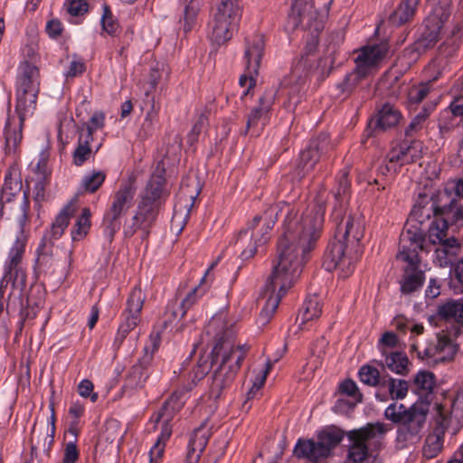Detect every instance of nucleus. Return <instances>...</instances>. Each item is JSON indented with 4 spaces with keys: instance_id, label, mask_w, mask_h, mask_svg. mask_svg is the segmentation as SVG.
Masks as SVG:
<instances>
[{
    "instance_id": "1",
    "label": "nucleus",
    "mask_w": 463,
    "mask_h": 463,
    "mask_svg": "<svg viewBox=\"0 0 463 463\" xmlns=\"http://www.w3.org/2000/svg\"><path fill=\"white\" fill-rule=\"evenodd\" d=\"M325 211V201L320 195L315 204L307 208L300 216H298L294 206L282 202L256 215L249 226L240 232L237 245L244 247L249 239L253 241L243 248L241 254L244 260L250 259L255 255L257 247L269 241L268 233L273 228L279 213L285 215L283 233L278 241L272 273L266 283V290L271 294L258 318L261 326L270 320L281 298L300 276L305 254L315 248L320 237Z\"/></svg>"
},
{
    "instance_id": "2",
    "label": "nucleus",
    "mask_w": 463,
    "mask_h": 463,
    "mask_svg": "<svg viewBox=\"0 0 463 463\" xmlns=\"http://www.w3.org/2000/svg\"><path fill=\"white\" fill-rule=\"evenodd\" d=\"M205 332L216 341L212 351V364H216L217 368L212 378L210 395L219 399L222 391L232 383L248 347L234 344L232 325L228 323L224 312L217 313L211 318Z\"/></svg>"
},
{
    "instance_id": "3",
    "label": "nucleus",
    "mask_w": 463,
    "mask_h": 463,
    "mask_svg": "<svg viewBox=\"0 0 463 463\" xmlns=\"http://www.w3.org/2000/svg\"><path fill=\"white\" fill-rule=\"evenodd\" d=\"M170 194L165 178V169L158 164L151 175L145 189L139 194L137 212L130 223L124 226V235L132 237L138 229L148 234V229L154 224L161 206Z\"/></svg>"
},
{
    "instance_id": "4",
    "label": "nucleus",
    "mask_w": 463,
    "mask_h": 463,
    "mask_svg": "<svg viewBox=\"0 0 463 463\" xmlns=\"http://www.w3.org/2000/svg\"><path fill=\"white\" fill-rule=\"evenodd\" d=\"M212 365L213 364H212V361H209V355L200 356L196 365L193 367V370L188 374V383L176 390L154 414L155 422L160 424V434L150 449L151 461L159 459L162 457L165 442L172 434V428L169 422L172 420L175 413L183 407L184 394L191 391L207 374Z\"/></svg>"
},
{
    "instance_id": "5",
    "label": "nucleus",
    "mask_w": 463,
    "mask_h": 463,
    "mask_svg": "<svg viewBox=\"0 0 463 463\" xmlns=\"http://www.w3.org/2000/svg\"><path fill=\"white\" fill-rule=\"evenodd\" d=\"M429 405L417 402L411 406L393 402L384 411V417L398 425L396 431V445L404 449L420 440L424 431Z\"/></svg>"
},
{
    "instance_id": "6",
    "label": "nucleus",
    "mask_w": 463,
    "mask_h": 463,
    "mask_svg": "<svg viewBox=\"0 0 463 463\" xmlns=\"http://www.w3.org/2000/svg\"><path fill=\"white\" fill-rule=\"evenodd\" d=\"M431 215H438L448 224L463 221V204L453 197L448 188L436 195L419 194L410 214V222L423 223Z\"/></svg>"
},
{
    "instance_id": "7",
    "label": "nucleus",
    "mask_w": 463,
    "mask_h": 463,
    "mask_svg": "<svg viewBox=\"0 0 463 463\" xmlns=\"http://www.w3.org/2000/svg\"><path fill=\"white\" fill-rule=\"evenodd\" d=\"M424 241L417 231L409 230L401 234L397 259L406 263L401 280V291L403 294H411L423 285L425 276L423 271L419 269V250L424 249Z\"/></svg>"
},
{
    "instance_id": "8",
    "label": "nucleus",
    "mask_w": 463,
    "mask_h": 463,
    "mask_svg": "<svg viewBox=\"0 0 463 463\" xmlns=\"http://www.w3.org/2000/svg\"><path fill=\"white\" fill-rule=\"evenodd\" d=\"M386 432V425L383 422L368 423L363 428L348 431L347 463H381L373 452H369V448H379Z\"/></svg>"
},
{
    "instance_id": "9",
    "label": "nucleus",
    "mask_w": 463,
    "mask_h": 463,
    "mask_svg": "<svg viewBox=\"0 0 463 463\" xmlns=\"http://www.w3.org/2000/svg\"><path fill=\"white\" fill-rule=\"evenodd\" d=\"M215 11L209 23L211 41L222 45L230 41L237 32L241 17L238 0H216Z\"/></svg>"
},
{
    "instance_id": "10",
    "label": "nucleus",
    "mask_w": 463,
    "mask_h": 463,
    "mask_svg": "<svg viewBox=\"0 0 463 463\" xmlns=\"http://www.w3.org/2000/svg\"><path fill=\"white\" fill-rule=\"evenodd\" d=\"M389 50L386 43L364 46L355 58V70L348 73L342 82L337 84L343 99H345L360 85L361 81L371 74L379 61Z\"/></svg>"
},
{
    "instance_id": "11",
    "label": "nucleus",
    "mask_w": 463,
    "mask_h": 463,
    "mask_svg": "<svg viewBox=\"0 0 463 463\" xmlns=\"http://www.w3.org/2000/svg\"><path fill=\"white\" fill-rule=\"evenodd\" d=\"M300 25L311 34V42L307 44V52L311 53L317 48L319 33L324 29V16L314 7L313 0L291 1L286 27L294 31Z\"/></svg>"
},
{
    "instance_id": "12",
    "label": "nucleus",
    "mask_w": 463,
    "mask_h": 463,
    "mask_svg": "<svg viewBox=\"0 0 463 463\" xmlns=\"http://www.w3.org/2000/svg\"><path fill=\"white\" fill-rule=\"evenodd\" d=\"M136 186L131 181L124 182L112 194L109 205L104 213L102 227L106 240L111 242L121 227V218L132 207Z\"/></svg>"
},
{
    "instance_id": "13",
    "label": "nucleus",
    "mask_w": 463,
    "mask_h": 463,
    "mask_svg": "<svg viewBox=\"0 0 463 463\" xmlns=\"http://www.w3.org/2000/svg\"><path fill=\"white\" fill-rule=\"evenodd\" d=\"M40 90L38 68L27 61H22L16 77V110L33 111Z\"/></svg>"
},
{
    "instance_id": "14",
    "label": "nucleus",
    "mask_w": 463,
    "mask_h": 463,
    "mask_svg": "<svg viewBox=\"0 0 463 463\" xmlns=\"http://www.w3.org/2000/svg\"><path fill=\"white\" fill-rule=\"evenodd\" d=\"M278 94L277 87H269L259 98L258 104L246 115V127L241 132L243 135L258 137L268 125L270 111Z\"/></svg>"
},
{
    "instance_id": "15",
    "label": "nucleus",
    "mask_w": 463,
    "mask_h": 463,
    "mask_svg": "<svg viewBox=\"0 0 463 463\" xmlns=\"http://www.w3.org/2000/svg\"><path fill=\"white\" fill-rule=\"evenodd\" d=\"M422 145L418 141L402 142L394 146L386 156L384 164L378 168L383 175L396 174L405 165L421 158Z\"/></svg>"
},
{
    "instance_id": "16",
    "label": "nucleus",
    "mask_w": 463,
    "mask_h": 463,
    "mask_svg": "<svg viewBox=\"0 0 463 463\" xmlns=\"http://www.w3.org/2000/svg\"><path fill=\"white\" fill-rule=\"evenodd\" d=\"M323 267L327 271L340 270V276L348 277L354 270V259L347 251V244L335 237L330 241L324 253Z\"/></svg>"
},
{
    "instance_id": "17",
    "label": "nucleus",
    "mask_w": 463,
    "mask_h": 463,
    "mask_svg": "<svg viewBox=\"0 0 463 463\" xmlns=\"http://www.w3.org/2000/svg\"><path fill=\"white\" fill-rule=\"evenodd\" d=\"M451 0H439L425 20V29L420 44L425 48L433 46L439 39L441 29L450 16Z\"/></svg>"
},
{
    "instance_id": "18",
    "label": "nucleus",
    "mask_w": 463,
    "mask_h": 463,
    "mask_svg": "<svg viewBox=\"0 0 463 463\" xmlns=\"http://www.w3.org/2000/svg\"><path fill=\"white\" fill-rule=\"evenodd\" d=\"M458 352V345L447 334H438L435 342L430 343L424 350L418 351V356L430 365L451 362Z\"/></svg>"
},
{
    "instance_id": "19",
    "label": "nucleus",
    "mask_w": 463,
    "mask_h": 463,
    "mask_svg": "<svg viewBox=\"0 0 463 463\" xmlns=\"http://www.w3.org/2000/svg\"><path fill=\"white\" fill-rule=\"evenodd\" d=\"M145 299L146 296L140 288H135L131 291L127 301V307L123 313V321L116 335V342L122 343L128 334L137 326Z\"/></svg>"
},
{
    "instance_id": "20",
    "label": "nucleus",
    "mask_w": 463,
    "mask_h": 463,
    "mask_svg": "<svg viewBox=\"0 0 463 463\" xmlns=\"http://www.w3.org/2000/svg\"><path fill=\"white\" fill-rule=\"evenodd\" d=\"M74 206L72 203L65 205L51 226V230L44 235L42 243L39 245L38 260L43 262L52 251V241L59 239L69 224L71 217L74 213Z\"/></svg>"
},
{
    "instance_id": "21",
    "label": "nucleus",
    "mask_w": 463,
    "mask_h": 463,
    "mask_svg": "<svg viewBox=\"0 0 463 463\" xmlns=\"http://www.w3.org/2000/svg\"><path fill=\"white\" fill-rule=\"evenodd\" d=\"M326 146L327 138L322 137L311 140L307 147L301 151L298 165V175L301 177L314 168Z\"/></svg>"
},
{
    "instance_id": "22",
    "label": "nucleus",
    "mask_w": 463,
    "mask_h": 463,
    "mask_svg": "<svg viewBox=\"0 0 463 463\" xmlns=\"http://www.w3.org/2000/svg\"><path fill=\"white\" fill-rule=\"evenodd\" d=\"M402 118L401 112L394 106L386 103L372 118L365 129V135L370 137L374 131H384L395 127Z\"/></svg>"
},
{
    "instance_id": "23",
    "label": "nucleus",
    "mask_w": 463,
    "mask_h": 463,
    "mask_svg": "<svg viewBox=\"0 0 463 463\" xmlns=\"http://www.w3.org/2000/svg\"><path fill=\"white\" fill-rule=\"evenodd\" d=\"M434 220L431 222L427 234H423L420 228L415 225H411L406 228L404 232L409 230L417 231V232L422 235L424 238V249L421 250H429V245L436 246L440 243H444L445 241L449 240L450 236H448L449 224L445 220L439 218L438 215H433ZM409 225V223L407 224Z\"/></svg>"
},
{
    "instance_id": "24",
    "label": "nucleus",
    "mask_w": 463,
    "mask_h": 463,
    "mask_svg": "<svg viewBox=\"0 0 463 463\" xmlns=\"http://www.w3.org/2000/svg\"><path fill=\"white\" fill-rule=\"evenodd\" d=\"M245 43L244 58L247 64V71L251 74H258L264 52V37L261 34H255L246 38Z\"/></svg>"
},
{
    "instance_id": "25",
    "label": "nucleus",
    "mask_w": 463,
    "mask_h": 463,
    "mask_svg": "<svg viewBox=\"0 0 463 463\" xmlns=\"http://www.w3.org/2000/svg\"><path fill=\"white\" fill-rule=\"evenodd\" d=\"M294 455L298 458L307 459L311 462L317 463L328 457L327 449L319 441L316 442L312 439H298L295 448Z\"/></svg>"
},
{
    "instance_id": "26",
    "label": "nucleus",
    "mask_w": 463,
    "mask_h": 463,
    "mask_svg": "<svg viewBox=\"0 0 463 463\" xmlns=\"http://www.w3.org/2000/svg\"><path fill=\"white\" fill-rule=\"evenodd\" d=\"M350 182L348 179V172L344 171L337 180V186L334 192L335 204L333 209V217L336 222H342L345 206L349 198Z\"/></svg>"
},
{
    "instance_id": "27",
    "label": "nucleus",
    "mask_w": 463,
    "mask_h": 463,
    "mask_svg": "<svg viewBox=\"0 0 463 463\" xmlns=\"http://www.w3.org/2000/svg\"><path fill=\"white\" fill-rule=\"evenodd\" d=\"M19 118H8L5 128V145L9 151L14 150L22 140V127L25 114L23 110L18 111Z\"/></svg>"
},
{
    "instance_id": "28",
    "label": "nucleus",
    "mask_w": 463,
    "mask_h": 463,
    "mask_svg": "<svg viewBox=\"0 0 463 463\" xmlns=\"http://www.w3.org/2000/svg\"><path fill=\"white\" fill-rule=\"evenodd\" d=\"M338 239H342L348 245L349 243H358L364 237V230L361 221L348 216L344 227L341 223L337 226Z\"/></svg>"
},
{
    "instance_id": "29",
    "label": "nucleus",
    "mask_w": 463,
    "mask_h": 463,
    "mask_svg": "<svg viewBox=\"0 0 463 463\" xmlns=\"http://www.w3.org/2000/svg\"><path fill=\"white\" fill-rule=\"evenodd\" d=\"M420 0H402L390 14L389 21L395 26L408 23L415 14Z\"/></svg>"
},
{
    "instance_id": "30",
    "label": "nucleus",
    "mask_w": 463,
    "mask_h": 463,
    "mask_svg": "<svg viewBox=\"0 0 463 463\" xmlns=\"http://www.w3.org/2000/svg\"><path fill=\"white\" fill-rule=\"evenodd\" d=\"M459 244L458 240L451 235L444 243L438 244L434 250L433 261L439 267H447L450 264L452 258L456 255V250Z\"/></svg>"
},
{
    "instance_id": "31",
    "label": "nucleus",
    "mask_w": 463,
    "mask_h": 463,
    "mask_svg": "<svg viewBox=\"0 0 463 463\" xmlns=\"http://www.w3.org/2000/svg\"><path fill=\"white\" fill-rule=\"evenodd\" d=\"M148 364L141 359L138 364L133 365L125 380V388L130 390L143 388L150 373Z\"/></svg>"
},
{
    "instance_id": "32",
    "label": "nucleus",
    "mask_w": 463,
    "mask_h": 463,
    "mask_svg": "<svg viewBox=\"0 0 463 463\" xmlns=\"http://www.w3.org/2000/svg\"><path fill=\"white\" fill-rule=\"evenodd\" d=\"M383 355L385 356L384 361L381 363L383 366L397 374L405 375L408 373L409 360L405 354L401 352L388 354L385 350H383Z\"/></svg>"
},
{
    "instance_id": "33",
    "label": "nucleus",
    "mask_w": 463,
    "mask_h": 463,
    "mask_svg": "<svg viewBox=\"0 0 463 463\" xmlns=\"http://www.w3.org/2000/svg\"><path fill=\"white\" fill-rule=\"evenodd\" d=\"M182 194L184 195L187 194L189 196L190 203H189V204L184 205V208H185L184 213L182 209H178L177 205H175V213H174V215H173L172 221H171V230L177 233H180L183 231L184 224L186 222V220L189 216L190 209L193 207L194 203L199 194V191L196 190L194 194H188V192L185 191L184 188H182Z\"/></svg>"
},
{
    "instance_id": "34",
    "label": "nucleus",
    "mask_w": 463,
    "mask_h": 463,
    "mask_svg": "<svg viewBox=\"0 0 463 463\" xmlns=\"http://www.w3.org/2000/svg\"><path fill=\"white\" fill-rule=\"evenodd\" d=\"M437 314L445 320L463 324V299L450 300L439 306Z\"/></svg>"
},
{
    "instance_id": "35",
    "label": "nucleus",
    "mask_w": 463,
    "mask_h": 463,
    "mask_svg": "<svg viewBox=\"0 0 463 463\" xmlns=\"http://www.w3.org/2000/svg\"><path fill=\"white\" fill-rule=\"evenodd\" d=\"M209 436V431L203 425L195 429L188 443L187 455H197L200 459L201 454L208 443Z\"/></svg>"
},
{
    "instance_id": "36",
    "label": "nucleus",
    "mask_w": 463,
    "mask_h": 463,
    "mask_svg": "<svg viewBox=\"0 0 463 463\" xmlns=\"http://www.w3.org/2000/svg\"><path fill=\"white\" fill-rule=\"evenodd\" d=\"M382 390L387 389L392 400H402L408 393V382L402 379H394L391 376L384 377Z\"/></svg>"
},
{
    "instance_id": "37",
    "label": "nucleus",
    "mask_w": 463,
    "mask_h": 463,
    "mask_svg": "<svg viewBox=\"0 0 463 463\" xmlns=\"http://www.w3.org/2000/svg\"><path fill=\"white\" fill-rule=\"evenodd\" d=\"M321 315V305L317 296L308 297L302 307L300 314L298 317L301 319V325L307 321L313 320Z\"/></svg>"
},
{
    "instance_id": "38",
    "label": "nucleus",
    "mask_w": 463,
    "mask_h": 463,
    "mask_svg": "<svg viewBox=\"0 0 463 463\" xmlns=\"http://www.w3.org/2000/svg\"><path fill=\"white\" fill-rule=\"evenodd\" d=\"M359 378L362 383L368 386L379 387L382 390L383 386L384 377L388 375H381L378 369L371 366V365H363L359 369Z\"/></svg>"
},
{
    "instance_id": "39",
    "label": "nucleus",
    "mask_w": 463,
    "mask_h": 463,
    "mask_svg": "<svg viewBox=\"0 0 463 463\" xmlns=\"http://www.w3.org/2000/svg\"><path fill=\"white\" fill-rule=\"evenodd\" d=\"M24 249L25 239L17 238L9 251L8 260L5 264V269H7L5 274L11 273L17 267L23 258Z\"/></svg>"
},
{
    "instance_id": "40",
    "label": "nucleus",
    "mask_w": 463,
    "mask_h": 463,
    "mask_svg": "<svg viewBox=\"0 0 463 463\" xmlns=\"http://www.w3.org/2000/svg\"><path fill=\"white\" fill-rule=\"evenodd\" d=\"M210 269H208L205 272V275L201 279L200 284L194 288L187 296L181 302V317H184L187 310L191 308L199 298H201L206 292V288L203 286V283L205 280L206 275L209 273Z\"/></svg>"
},
{
    "instance_id": "41",
    "label": "nucleus",
    "mask_w": 463,
    "mask_h": 463,
    "mask_svg": "<svg viewBox=\"0 0 463 463\" xmlns=\"http://www.w3.org/2000/svg\"><path fill=\"white\" fill-rule=\"evenodd\" d=\"M185 3L184 10V31L187 33L194 27L200 9L199 0H184Z\"/></svg>"
},
{
    "instance_id": "42",
    "label": "nucleus",
    "mask_w": 463,
    "mask_h": 463,
    "mask_svg": "<svg viewBox=\"0 0 463 463\" xmlns=\"http://www.w3.org/2000/svg\"><path fill=\"white\" fill-rule=\"evenodd\" d=\"M443 440L439 434L431 433L427 436L422 449L423 457L426 458H435L442 449Z\"/></svg>"
},
{
    "instance_id": "43",
    "label": "nucleus",
    "mask_w": 463,
    "mask_h": 463,
    "mask_svg": "<svg viewBox=\"0 0 463 463\" xmlns=\"http://www.w3.org/2000/svg\"><path fill=\"white\" fill-rule=\"evenodd\" d=\"M90 211L84 208L80 216L77 219L74 228L71 231L73 241H79L83 238L90 227Z\"/></svg>"
},
{
    "instance_id": "44",
    "label": "nucleus",
    "mask_w": 463,
    "mask_h": 463,
    "mask_svg": "<svg viewBox=\"0 0 463 463\" xmlns=\"http://www.w3.org/2000/svg\"><path fill=\"white\" fill-rule=\"evenodd\" d=\"M91 141L92 139L88 138L84 134L80 135L78 146L73 153V162L76 165H81L90 157Z\"/></svg>"
},
{
    "instance_id": "45",
    "label": "nucleus",
    "mask_w": 463,
    "mask_h": 463,
    "mask_svg": "<svg viewBox=\"0 0 463 463\" xmlns=\"http://www.w3.org/2000/svg\"><path fill=\"white\" fill-rule=\"evenodd\" d=\"M343 439L344 432L338 429L325 430L319 435V442L327 449L328 456L331 449L337 446Z\"/></svg>"
},
{
    "instance_id": "46",
    "label": "nucleus",
    "mask_w": 463,
    "mask_h": 463,
    "mask_svg": "<svg viewBox=\"0 0 463 463\" xmlns=\"http://www.w3.org/2000/svg\"><path fill=\"white\" fill-rule=\"evenodd\" d=\"M106 175L102 171H94L86 175L81 181V189L88 193L96 192L104 183Z\"/></svg>"
},
{
    "instance_id": "47",
    "label": "nucleus",
    "mask_w": 463,
    "mask_h": 463,
    "mask_svg": "<svg viewBox=\"0 0 463 463\" xmlns=\"http://www.w3.org/2000/svg\"><path fill=\"white\" fill-rule=\"evenodd\" d=\"M414 384L422 392H431L434 386V375L425 371L419 372L415 375Z\"/></svg>"
},
{
    "instance_id": "48",
    "label": "nucleus",
    "mask_w": 463,
    "mask_h": 463,
    "mask_svg": "<svg viewBox=\"0 0 463 463\" xmlns=\"http://www.w3.org/2000/svg\"><path fill=\"white\" fill-rule=\"evenodd\" d=\"M338 391L340 395H345L356 402H362V394L360 393L356 383L353 380L347 379L341 383Z\"/></svg>"
},
{
    "instance_id": "49",
    "label": "nucleus",
    "mask_w": 463,
    "mask_h": 463,
    "mask_svg": "<svg viewBox=\"0 0 463 463\" xmlns=\"http://www.w3.org/2000/svg\"><path fill=\"white\" fill-rule=\"evenodd\" d=\"M161 343V336L158 331L152 332L148 341L144 347L145 355L142 358L146 364H150L153 354L158 349Z\"/></svg>"
},
{
    "instance_id": "50",
    "label": "nucleus",
    "mask_w": 463,
    "mask_h": 463,
    "mask_svg": "<svg viewBox=\"0 0 463 463\" xmlns=\"http://www.w3.org/2000/svg\"><path fill=\"white\" fill-rule=\"evenodd\" d=\"M101 24L102 29L110 35H114L118 29V24L117 20L113 17V14L109 7L107 5H104L103 7Z\"/></svg>"
},
{
    "instance_id": "51",
    "label": "nucleus",
    "mask_w": 463,
    "mask_h": 463,
    "mask_svg": "<svg viewBox=\"0 0 463 463\" xmlns=\"http://www.w3.org/2000/svg\"><path fill=\"white\" fill-rule=\"evenodd\" d=\"M430 91L429 84H420L412 87L408 93V99L411 104H418L421 102Z\"/></svg>"
},
{
    "instance_id": "52",
    "label": "nucleus",
    "mask_w": 463,
    "mask_h": 463,
    "mask_svg": "<svg viewBox=\"0 0 463 463\" xmlns=\"http://www.w3.org/2000/svg\"><path fill=\"white\" fill-rule=\"evenodd\" d=\"M104 119H105V116L102 112H99V111L94 112L92 114L90 121L87 124L86 133L84 135L87 136L88 138L93 139V137H92L93 133L96 130L103 128Z\"/></svg>"
},
{
    "instance_id": "53",
    "label": "nucleus",
    "mask_w": 463,
    "mask_h": 463,
    "mask_svg": "<svg viewBox=\"0 0 463 463\" xmlns=\"http://www.w3.org/2000/svg\"><path fill=\"white\" fill-rule=\"evenodd\" d=\"M208 118L206 113H201L196 122L193 126L191 131L188 134V142L192 145L198 140L199 135L202 133L203 128L206 127Z\"/></svg>"
},
{
    "instance_id": "54",
    "label": "nucleus",
    "mask_w": 463,
    "mask_h": 463,
    "mask_svg": "<svg viewBox=\"0 0 463 463\" xmlns=\"http://www.w3.org/2000/svg\"><path fill=\"white\" fill-rule=\"evenodd\" d=\"M356 402L348 397H338L333 407V411L339 414H347L354 410L357 403Z\"/></svg>"
},
{
    "instance_id": "55",
    "label": "nucleus",
    "mask_w": 463,
    "mask_h": 463,
    "mask_svg": "<svg viewBox=\"0 0 463 463\" xmlns=\"http://www.w3.org/2000/svg\"><path fill=\"white\" fill-rule=\"evenodd\" d=\"M270 367H271V364H270V362L268 361L266 363L265 369L261 370L259 373V374L256 376L255 381L252 383L251 388L248 392V393H247L248 399L253 398L255 396V393L257 392H259L260 390V388L263 386V384L266 381L267 375L270 370Z\"/></svg>"
},
{
    "instance_id": "56",
    "label": "nucleus",
    "mask_w": 463,
    "mask_h": 463,
    "mask_svg": "<svg viewBox=\"0 0 463 463\" xmlns=\"http://www.w3.org/2000/svg\"><path fill=\"white\" fill-rule=\"evenodd\" d=\"M47 184V175L39 174L37 179L34 181L33 192L34 194V199L37 202L44 200L45 187Z\"/></svg>"
},
{
    "instance_id": "57",
    "label": "nucleus",
    "mask_w": 463,
    "mask_h": 463,
    "mask_svg": "<svg viewBox=\"0 0 463 463\" xmlns=\"http://www.w3.org/2000/svg\"><path fill=\"white\" fill-rule=\"evenodd\" d=\"M104 434L106 435V439L110 442L121 437L119 422L116 420H108L105 424Z\"/></svg>"
},
{
    "instance_id": "58",
    "label": "nucleus",
    "mask_w": 463,
    "mask_h": 463,
    "mask_svg": "<svg viewBox=\"0 0 463 463\" xmlns=\"http://www.w3.org/2000/svg\"><path fill=\"white\" fill-rule=\"evenodd\" d=\"M93 383L88 380H82L78 385V392L83 398L90 397L92 402H95L98 399V393L93 392Z\"/></svg>"
},
{
    "instance_id": "59",
    "label": "nucleus",
    "mask_w": 463,
    "mask_h": 463,
    "mask_svg": "<svg viewBox=\"0 0 463 463\" xmlns=\"http://www.w3.org/2000/svg\"><path fill=\"white\" fill-rule=\"evenodd\" d=\"M19 191L20 188L17 182L14 183V187H13L12 183L5 178L2 188L1 200L3 202H11L12 198L15 196Z\"/></svg>"
},
{
    "instance_id": "60",
    "label": "nucleus",
    "mask_w": 463,
    "mask_h": 463,
    "mask_svg": "<svg viewBox=\"0 0 463 463\" xmlns=\"http://www.w3.org/2000/svg\"><path fill=\"white\" fill-rule=\"evenodd\" d=\"M79 458V450L74 442L65 445L62 463H76Z\"/></svg>"
},
{
    "instance_id": "61",
    "label": "nucleus",
    "mask_w": 463,
    "mask_h": 463,
    "mask_svg": "<svg viewBox=\"0 0 463 463\" xmlns=\"http://www.w3.org/2000/svg\"><path fill=\"white\" fill-rule=\"evenodd\" d=\"M451 413L457 417H463V385L458 390L452 402Z\"/></svg>"
},
{
    "instance_id": "62",
    "label": "nucleus",
    "mask_w": 463,
    "mask_h": 463,
    "mask_svg": "<svg viewBox=\"0 0 463 463\" xmlns=\"http://www.w3.org/2000/svg\"><path fill=\"white\" fill-rule=\"evenodd\" d=\"M67 11L73 16H79L87 12V4L81 0H72L69 3Z\"/></svg>"
},
{
    "instance_id": "63",
    "label": "nucleus",
    "mask_w": 463,
    "mask_h": 463,
    "mask_svg": "<svg viewBox=\"0 0 463 463\" xmlns=\"http://www.w3.org/2000/svg\"><path fill=\"white\" fill-rule=\"evenodd\" d=\"M46 33L51 38H57L62 32V24L57 19H52L46 24Z\"/></svg>"
},
{
    "instance_id": "64",
    "label": "nucleus",
    "mask_w": 463,
    "mask_h": 463,
    "mask_svg": "<svg viewBox=\"0 0 463 463\" xmlns=\"http://www.w3.org/2000/svg\"><path fill=\"white\" fill-rule=\"evenodd\" d=\"M451 279H457L463 289V259L459 260L450 270Z\"/></svg>"
}]
</instances>
